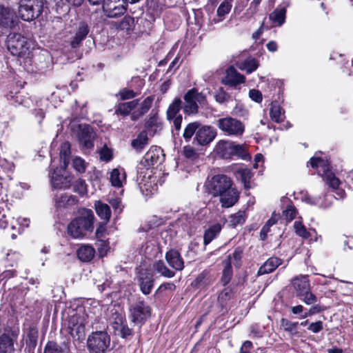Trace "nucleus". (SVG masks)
<instances>
[{"instance_id": "obj_1", "label": "nucleus", "mask_w": 353, "mask_h": 353, "mask_svg": "<svg viewBox=\"0 0 353 353\" xmlns=\"http://www.w3.org/2000/svg\"><path fill=\"white\" fill-rule=\"evenodd\" d=\"M210 194L219 196L222 207L230 208L239 200V192L232 188V180L224 174L214 176L206 183Z\"/></svg>"}, {"instance_id": "obj_2", "label": "nucleus", "mask_w": 353, "mask_h": 353, "mask_svg": "<svg viewBox=\"0 0 353 353\" xmlns=\"http://www.w3.org/2000/svg\"><path fill=\"white\" fill-rule=\"evenodd\" d=\"M94 216L91 210L83 209L78 217L68 225V233L74 239H82L93 230Z\"/></svg>"}, {"instance_id": "obj_3", "label": "nucleus", "mask_w": 353, "mask_h": 353, "mask_svg": "<svg viewBox=\"0 0 353 353\" xmlns=\"http://www.w3.org/2000/svg\"><path fill=\"white\" fill-rule=\"evenodd\" d=\"M310 163L313 168L317 170L319 174L323 178L325 183L333 190H336V193L339 197L340 199L343 198L345 192L339 189L341 181L330 171L328 161L322 158L313 157L311 158Z\"/></svg>"}, {"instance_id": "obj_4", "label": "nucleus", "mask_w": 353, "mask_h": 353, "mask_svg": "<svg viewBox=\"0 0 353 353\" xmlns=\"http://www.w3.org/2000/svg\"><path fill=\"white\" fill-rule=\"evenodd\" d=\"M43 0H21L18 9L19 17L26 21L37 18L43 12Z\"/></svg>"}, {"instance_id": "obj_5", "label": "nucleus", "mask_w": 353, "mask_h": 353, "mask_svg": "<svg viewBox=\"0 0 353 353\" xmlns=\"http://www.w3.org/2000/svg\"><path fill=\"white\" fill-rule=\"evenodd\" d=\"M43 0H21L18 9L19 17L26 21L37 18L43 12Z\"/></svg>"}, {"instance_id": "obj_6", "label": "nucleus", "mask_w": 353, "mask_h": 353, "mask_svg": "<svg viewBox=\"0 0 353 353\" xmlns=\"http://www.w3.org/2000/svg\"><path fill=\"white\" fill-rule=\"evenodd\" d=\"M7 48L14 56L24 57L29 54L30 42L19 33H10L6 41Z\"/></svg>"}, {"instance_id": "obj_7", "label": "nucleus", "mask_w": 353, "mask_h": 353, "mask_svg": "<svg viewBox=\"0 0 353 353\" xmlns=\"http://www.w3.org/2000/svg\"><path fill=\"white\" fill-rule=\"evenodd\" d=\"M110 345V337L104 331H97L88 336L87 347L90 353H105Z\"/></svg>"}, {"instance_id": "obj_8", "label": "nucleus", "mask_w": 353, "mask_h": 353, "mask_svg": "<svg viewBox=\"0 0 353 353\" xmlns=\"http://www.w3.org/2000/svg\"><path fill=\"white\" fill-rule=\"evenodd\" d=\"M217 127L225 134L234 137L241 136L245 131V125L241 121L226 117L216 121Z\"/></svg>"}, {"instance_id": "obj_9", "label": "nucleus", "mask_w": 353, "mask_h": 353, "mask_svg": "<svg viewBox=\"0 0 353 353\" xmlns=\"http://www.w3.org/2000/svg\"><path fill=\"white\" fill-rule=\"evenodd\" d=\"M185 104L183 110L188 114H195L199 111L198 104L204 103L205 97L197 89L192 88L189 90L183 97Z\"/></svg>"}, {"instance_id": "obj_10", "label": "nucleus", "mask_w": 353, "mask_h": 353, "mask_svg": "<svg viewBox=\"0 0 353 353\" xmlns=\"http://www.w3.org/2000/svg\"><path fill=\"white\" fill-rule=\"evenodd\" d=\"M86 323V318L83 314L76 313L72 315L68 321V330L70 335L77 340L83 338Z\"/></svg>"}, {"instance_id": "obj_11", "label": "nucleus", "mask_w": 353, "mask_h": 353, "mask_svg": "<svg viewBox=\"0 0 353 353\" xmlns=\"http://www.w3.org/2000/svg\"><path fill=\"white\" fill-rule=\"evenodd\" d=\"M219 148L222 150V155H236L243 160H250V156L247 152V148L243 145L235 144L231 141H223L219 144Z\"/></svg>"}, {"instance_id": "obj_12", "label": "nucleus", "mask_w": 353, "mask_h": 353, "mask_svg": "<svg viewBox=\"0 0 353 353\" xmlns=\"http://www.w3.org/2000/svg\"><path fill=\"white\" fill-rule=\"evenodd\" d=\"M74 132L82 148L90 149L93 148L94 134L92 128L87 124H79Z\"/></svg>"}, {"instance_id": "obj_13", "label": "nucleus", "mask_w": 353, "mask_h": 353, "mask_svg": "<svg viewBox=\"0 0 353 353\" xmlns=\"http://www.w3.org/2000/svg\"><path fill=\"white\" fill-rule=\"evenodd\" d=\"M126 6L125 0H105L103 11L108 17L116 18L124 14Z\"/></svg>"}, {"instance_id": "obj_14", "label": "nucleus", "mask_w": 353, "mask_h": 353, "mask_svg": "<svg viewBox=\"0 0 353 353\" xmlns=\"http://www.w3.org/2000/svg\"><path fill=\"white\" fill-rule=\"evenodd\" d=\"M66 168L61 166L56 168L51 176V184L55 189H67L70 187L71 177L68 174Z\"/></svg>"}, {"instance_id": "obj_15", "label": "nucleus", "mask_w": 353, "mask_h": 353, "mask_svg": "<svg viewBox=\"0 0 353 353\" xmlns=\"http://www.w3.org/2000/svg\"><path fill=\"white\" fill-rule=\"evenodd\" d=\"M132 321L135 323H143L150 315V309L143 301H139L130 309Z\"/></svg>"}, {"instance_id": "obj_16", "label": "nucleus", "mask_w": 353, "mask_h": 353, "mask_svg": "<svg viewBox=\"0 0 353 353\" xmlns=\"http://www.w3.org/2000/svg\"><path fill=\"white\" fill-rule=\"evenodd\" d=\"M245 77L237 72L233 67L230 66L225 71V74L221 80V83L230 87H236L238 85L244 83Z\"/></svg>"}, {"instance_id": "obj_17", "label": "nucleus", "mask_w": 353, "mask_h": 353, "mask_svg": "<svg viewBox=\"0 0 353 353\" xmlns=\"http://www.w3.org/2000/svg\"><path fill=\"white\" fill-rule=\"evenodd\" d=\"M163 151L160 148L152 147L144 155L141 163L146 168H150L161 163L163 161Z\"/></svg>"}, {"instance_id": "obj_18", "label": "nucleus", "mask_w": 353, "mask_h": 353, "mask_svg": "<svg viewBox=\"0 0 353 353\" xmlns=\"http://www.w3.org/2000/svg\"><path fill=\"white\" fill-rule=\"evenodd\" d=\"M216 130L210 126H202L196 132L194 139L198 144L205 145L212 142L216 137Z\"/></svg>"}, {"instance_id": "obj_19", "label": "nucleus", "mask_w": 353, "mask_h": 353, "mask_svg": "<svg viewBox=\"0 0 353 353\" xmlns=\"http://www.w3.org/2000/svg\"><path fill=\"white\" fill-rule=\"evenodd\" d=\"M139 282L141 292L144 294H149L154 285V276L148 270H141L139 272Z\"/></svg>"}, {"instance_id": "obj_20", "label": "nucleus", "mask_w": 353, "mask_h": 353, "mask_svg": "<svg viewBox=\"0 0 353 353\" xmlns=\"http://www.w3.org/2000/svg\"><path fill=\"white\" fill-rule=\"evenodd\" d=\"M291 283L298 297H301L307 290H310V281L306 276L294 277L292 279Z\"/></svg>"}, {"instance_id": "obj_21", "label": "nucleus", "mask_w": 353, "mask_h": 353, "mask_svg": "<svg viewBox=\"0 0 353 353\" xmlns=\"http://www.w3.org/2000/svg\"><path fill=\"white\" fill-rule=\"evenodd\" d=\"M214 278L209 272L204 270L192 282L191 285L196 289L205 290L213 283Z\"/></svg>"}, {"instance_id": "obj_22", "label": "nucleus", "mask_w": 353, "mask_h": 353, "mask_svg": "<svg viewBox=\"0 0 353 353\" xmlns=\"http://www.w3.org/2000/svg\"><path fill=\"white\" fill-rule=\"evenodd\" d=\"M17 336L13 333H5L0 336V353H13L14 342Z\"/></svg>"}, {"instance_id": "obj_23", "label": "nucleus", "mask_w": 353, "mask_h": 353, "mask_svg": "<svg viewBox=\"0 0 353 353\" xmlns=\"http://www.w3.org/2000/svg\"><path fill=\"white\" fill-rule=\"evenodd\" d=\"M165 259L168 263L175 270H182L184 268V262L179 252L171 250L165 254Z\"/></svg>"}, {"instance_id": "obj_24", "label": "nucleus", "mask_w": 353, "mask_h": 353, "mask_svg": "<svg viewBox=\"0 0 353 353\" xmlns=\"http://www.w3.org/2000/svg\"><path fill=\"white\" fill-rule=\"evenodd\" d=\"M110 181L112 186L121 188L126 183V174L122 168H114L110 172Z\"/></svg>"}, {"instance_id": "obj_25", "label": "nucleus", "mask_w": 353, "mask_h": 353, "mask_svg": "<svg viewBox=\"0 0 353 353\" xmlns=\"http://www.w3.org/2000/svg\"><path fill=\"white\" fill-rule=\"evenodd\" d=\"M14 14L9 8H0V26L3 28H10L14 24Z\"/></svg>"}, {"instance_id": "obj_26", "label": "nucleus", "mask_w": 353, "mask_h": 353, "mask_svg": "<svg viewBox=\"0 0 353 353\" xmlns=\"http://www.w3.org/2000/svg\"><path fill=\"white\" fill-rule=\"evenodd\" d=\"M281 264V259L277 257H271L259 268L257 274L263 275L273 272Z\"/></svg>"}, {"instance_id": "obj_27", "label": "nucleus", "mask_w": 353, "mask_h": 353, "mask_svg": "<svg viewBox=\"0 0 353 353\" xmlns=\"http://www.w3.org/2000/svg\"><path fill=\"white\" fill-rule=\"evenodd\" d=\"M154 101L153 97H146L143 101L141 103L140 107L131 115V119L133 121L138 119L140 117L145 114L151 108L152 102Z\"/></svg>"}, {"instance_id": "obj_28", "label": "nucleus", "mask_w": 353, "mask_h": 353, "mask_svg": "<svg viewBox=\"0 0 353 353\" xmlns=\"http://www.w3.org/2000/svg\"><path fill=\"white\" fill-rule=\"evenodd\" d=\"M77 256L81 261L88 262L91 261L95 254V250L91 245H82L77 250Z\"/></svg>"}, {"instance_id": "obj_29", "label": "nucleus", "mask_w": 353, "mask_h": 353, "mask_svg": "<svg viewBox=\"0 0 353 353\" xmlns=\"http://www.w3.org/2000/svg\"><path fill=\"white\" fill-rule=\"evenodd\" d=\"M253 174L251 170L248 168L241 167L236 171V178L243 183L245 189L251 188L250 180Z\"/></svg>"}, {"instance_id": "obj_30", "label": "nucleus", "mask_w": 353, "mask_h": 353, "mask_svg": "<svg viewBox=\"0 0 353 353\" xmlns=\"http://www.w3.org/2000/svg\"><path fill=\"white\" fill-rule=\"evenodd\" d=\"M95 210L97 215L104 221V223L106 224L110 218L111 211L108 205L102 203L100 201H96Z\"/></svg>"}, {"instance_id": "obj_31", "label": "nucleus", "mask_w": 353, "mask_h": 353, "mask_svg": "<svg viewBox=\"0 0 353 353\" xmlns=\"http://www.w3.org/2000/svg\"><path fill=\"white\" fill-rule=\"evenodd\" d=\"M147 130L154 134L162 128V123L157 114H151L145 123Z\"/></svg>"}, {"instance_id": "obj_32", "label": "nucleus", "mask_w": 353, "mask_h": 353, "mask_svg": "<svg viewBox=\"0 0 353 353\" xmlns=\"http://www.w3.org/2000/svg\"><path fill=\"white\" fill-rule=\"evenodd\" d=\"M221 225L220 223H214L210 225L204 233L203 243L205 245L209 244L221 232Z\"/></svg>"}, {"instance_id": "obj_33", "label": "nucleus", "mask_w": 353, "mask_h": 353, "mask_svg": "<svg viewBox=\"0 0 353 353\" xmlns=\"http://www.w3.org/2000/svg\"><path fill=\"white\" fill-rule=\"evenodd\" d=\"M259 64L256 59L254 58H249L242 62L237 63L236 66L242 71H245L246 73L250 74L255 71Z\"/></svg>"}, {"instance_id": "obj_34", "label": "nucleus", "mask_w": 353, "mask_h": 353, "mask_svg": "<svg viewBox=\"0 0 353 353\" xmlns=\"http://www.w3.org/2000/svg\"><path fill=\"white\" fill-rule=\"evenodd\" d=\"M89 32L88 26L83 23L81 24L75 34L74 39L71 41L72 48H77L79 43L85 38Z\"/></svg>"}, {"instance_id": "obj_35", "label": "nucleus", "mask_w": 353, "mask_h": 353, "mask_svg": "<svg viewBox=\"0 0 353 353\" xmlns=\"http://www.w3.org/2000/svg\"><path fill=\"white\" fill-rule=\"evenodd\" d=\"M138 105V100L121 103L118 105L115 113L122 116H127Z\"/></svg>"}, {"instance_id": "obj_36", "label": "nucleus", "mask_w": 353, "mask_h": 353, "mask_svg": "<svg viewBox=\"0 0 353 353\" xmlns=\"http://www.w3.org/2000/svg\"><path fill=\"white\" fill-rule=\"evenodd\" d=\"M286 10L285 8H277L270 14V19L276 26H281L285 21Z\"/></svg>"}, {"instance_id": "obj_37", "label": "nucleus", "mask_w": 353, "mask_h": 353, "mask_svg": "<svg viewBox=\"0 0 353 353\" xmlns=\"http://www.w3.org/2000/svg\"><path fill=\"white\" fill-rule=\"evenodd\" d=\"M148 138L146 131L141 132L137 137L132 141V146L137 151H141L148 143Z\"/></svg>"}, {"instance_id": "obj_38", "label": "nucleus", "mask_w": 353, "mask_h": 353, "mask_svg": "<svg viewBox=\"0 0 353 353\" xmlns=\"http://www.w3.org/2000/svg\"><path fill=\"white\" fill-rule=\"evenodd\" d=\"M153 268L157 272L160 274L162 276L166 278H172L175 274L174 272L170 270L166 266L165 263L161 260H159L154 263Z\"/></svg>"}, {"instance_id": "obj_39", "label": "nucleus", "mask_w": 353, "mask_h": 353, "mask_svg": "<svg viewBox=\"0 0 353 353\" xmlns=\"http://www.w3.org/2000/svg\"><path fill=\"white\" fill-rule=\"evenodd\" d=\"M38 331L35 328H30L27 333V338L26 339V350L28 348V352H30L34 349L37 343Z\"/></svg>"}, {"instance_id": "obj_40", "label": "nucleus", "mask_w": 353, "mask_h": 353, "mask_svg": "<svg viewBox=\"0 0 353 353\" xmlns=\"http://www.w3.org/2000/svg\"><path fill=\"white\" fill-rule=\"evenodd\" d=\"M70 153V144L68 142L63 143L60 149V159L61 161V166L67 168L69 163Z\"/></svg>"}, {"instance_id": "obj_41", "label": "nucleus", "mask_w": 353, "mask_h": 353, "mask_svg": "<svg viewBox=\"0 0 353 353\" xmlns=\"http://www.w3.org/2000/svg\"><path fill=\"white\" fill-rule=\"evenodd\" d=\"M157 243L155 241H148L145 242L141 248L142 252L145 257L150 258L154 256L157 252Z\"/></svg>"}, {"instance_id": "obj_42", "label": "nucleus", "mask_w": 353, "mask_h": 353, "mask_svg": "<svg viewBox=\"0 0 353 353\" xmlns=\"http://www.w3.org/2000/svg\"><path fill=\"white\" fill-rule=\"evenodd\" d=\"M77 200L75 196L72 195L61 194L56 199V204L58 208H65L69 205H74Z\"/></svg>"}, {"instance_id": "obj_43", "label": "nucleus", "mask_w": 353, "mask_h": 353, "mask_svg": "<svg viewBox=\"0 0 353 353\" xmlns=\"http://www.w3.org/2000/svg\"><path fill=\"white\" fill-rule=\"evenodd\" d=\"M181 100L179 98H176L170 105L167 111L168 119L171 120L179 115L178 113L181 108Z\"/></svg>"}, {"instance_id": "obj_44", "label": "nucleus", "mask_w": 353, "mask_h": 353, "mask_svg": "<svg viewBox=\"0 0 353 353\" xmlns=\"http://www.w3.org/2000/svg\"><path fill=\"white\" fill-rule=\"evenodd\" d=\"M232 0H224L218 7L216 10L217 17L219 18L217 21H221L225 15L228 14L232 8Z\"/></svg>"}, {"instance_id": "obj_45", "label": "nucleus", "mask_w": 353, "mask_h": 353, "mask_svg": "<svg viewBox=\"0 0 353 353\" xmlns=\"http://www.w3.org/2000/svg\"><path fill=\"white\" fill-rule=\"evenodd\" d=\"M298 325V322H292L285 319H282L281 320V327L284 331L289 332L292 336L297 334Z\"/></svg>"}, {"instance_id": "obj_46", "label": "nucleus", "mask_w": 353, "mask_h": 353, "mask_svg": "<svg viewBox=\"0 0 353 353\" xmlns=\"http://www.w3.org/2000/svg\"><path fill=\"white\" fill-rule=\"evenodd\" d=\"M225 265L223 270V274L221 277V281L225 285L228 284L232 276V269L231 266V259L230 255L228 256V260L224 261Z\"/></svg>"}, {"instance_id": "obj_47", "label": "nucleus", "mask_w": 353, "mask_h": 353, "mask_svg": "<svg viewBox=\"0 0 353 353\" xmlns=\"http://www.w3.org/2000/svg\"><path fill=\"white\" fill-rule=\"evenodd\" d=\"M110 325L117 332L125 323V318L121 314L114 312L110 318Z\"/></svg>"}, {"instance_id": "obj_48", "label": "nucleus", "mask_w": 353, "mask_h": 353, "mask_svg": "<svg viewBox=\"0 0 353 353\" xmlns=\"http://www.w3.org/2000/svg\"><path fill=\"white\" fill-rule=\"evenodd\" d=\"M270 117L271 119L274 121L275 122H280L283 120V112H282V108L280 105L275 103H271V108H270Z\"/></svg>"}, {"instance_id": "obj_49", "label": "nucleus", "mask_w": 353, "mask_h": 353, "mask_svg": "<svg viewBox=\"0 0 353 353\" xmlns=\"http://www.w3.org/2000/svg\"><path fill=\"white\" fill-rule=\"evenodd\" d=\"M294 229L295 231V233L303 238V239H308L310 236V232L307 230L305 225L302 223L301 221H295L294 223Z\"/></svg>"}, {"instance_id": "obj_50", "label": "nucleus", "mask_w": 353, "mask_h": 353, "mask_svg": "<svg viewBox=\"0 0 353 353\" xmlns=\"http://www.w3.org/2000/svg\"><path fill=\"white\" fill-rule=\"evenodd\" d=\"M245 221V214L243 211H239L230 216V223L234 227L239 224H243Z\"/></svg>"}, {"instance_id": "obj_51", "label": "nucleus", "mask_w": 353, "mask_h": 353, "mask_svg": "<svg viewBox=\"0 0 353 353\" xmlns=\"http://www.w3.org/2000/svg\"><path fill=\"white\" fill-rule=\"evenodd\" d=\"M199 128V123L196 122L189 123L185 128L183 137L186 141H189L196 130Z\"/></svg>"}, {"instance_id": "obj_52", "label": "nucleus", "mask_w": 353, "mask_h": 353, "mask_svg": "<svg viewBox=\"0 0 353 353\" xmlns=\"http://www.w3.org/2000/svg\"><path fill=\"white\" fill-rule=\"evenodd\" d=\"M214 98L219 103H223L229 100L230 95L223 88H219L215 92Z\"/></svg>"}, {"instance_id": "obj_53", "label": "nucleus", "mask_w": 353, "mask_h": 353, "mask_svg": "<svg viewBox=\"0 0 353 353\" xmlns=\"http://www.w3.org/2000/svg\"><path fill=\"white\" fill-rule=\"evenodd\" d=\"M73 167L79 173H83L85 172L87 164L85 161L80 157H75L73 159Z\"/></svg>"}, {"instance_id": "obj_54", "label": "nucleus", "mask_w": 353, "mask_h": 353, "mask_svg": "<svg viewBox=\"0 0 353 353\" xmlns=\"http://www.w3.org/2000/svg\"><path fill=\"white\" fill-rule=\"evenodd\" d=\"M283 215L288 221L293 220L296 215V210L294 205H289L286 209L283 211Z\"/></svg>"}, {"instance_id": "obj_55", "label": "nucleus", "mask_w": 353, "mask_h": 353, "mask_svg": "<svg viewBox=\"0 0 353 353\" xmlns=\"http://www.w3.org/2000/svg\"><path fill=\"white\" fill-rule=\"evenodd\" d=\"M100 159L108 162L112 159V152L106 145L103 146L99 151Z\"/></svg>"}, {"instance_id": "obj_56", "label": "nucleus", "mask_w": 353, "mask_h": 353, "mask_svg": "<svg viewBox=\"0 0 353 353\" xmlns=\"http://www.w3.org/2000/svg\"><path fill=\"white\" fill-rule=\"evenodd\" d=\"M299 298L307 305H312L317 301V297L310 292V290H307V292Z\"/></svg>"}, {"instance_id": "obj_57", "label": "nucleus", "mask_w": 353, "mask_h": 353, "mask_svg": "<svg viewBox=\"0 0 353 353\" xmlns=\"http://www.w3.org/2000/svg\"><path fill=\"white\" fill-rule=\"evenodd\" d=\"M74 191L80 194L81 195H83L87 192V186L85 181L82 179H79L76 181L74 185Z\"/></svg>"}, {"instance_id": "obj_58", "label": "nucleus", "mask_w": 353, "mask_h": 353, "mask_svg": "<svg viewBox=\"0 0 353 353\" xmlns=\"http://www.w3.org/2000/svg\"><path fill=\"white\" fill-rule=\"evenodd\" d=\"M44 353H63V351L57 344L49 342L46 346Z\"/></svg>"}, {"instance_id": "obj_59", "label": "nucleus", "mask_w": 353, "mask_h": 353, "mask_svg": "<svg viewBox=\"0 0 353 353\" xmlns=\"http://www.w3.org/2000/svg\"><path fill=\"white\" fill-rule=\"evenodd\" d=\"M137 94H138L137 92H134L132 90L123 89L119 92V95L120 96V98L121 99L125 100V99H132V98L134 97L135 96H137Z\"/></svg>"}, {"instance_id": "obj_60", "label": "nucleus", "mask_w": 353, "mask_h": 353, "mask_svg": "<svg viewBox=\"0 0 353 353\" xmlns=\"http://www.w3.org/2000/svg\"><path fill=\"white\" fill-rule=\"evenodd\" d=\"M233 112L235 115L241 117H245L248 115V111L244 108L243 105L237 104Z\"/></svg>"}, {"instance_id": "obj_61", "label": "nucleus", "mask_w": 353, "mask_h": 353, "mask_svg": "<svg viewBox=\"0 0 353 353\" xmlns=\"http://www.w3.org/2000/svg\"><path fill=\"white\" fill-rule=\"evenodd\" d=\"M249 97L252 101L256 103H261L263 99L261 92L259 90L255 89H252L250 90Z\"/></svg>"}, {"instance_id": "obj_62", "label": "nucleus", "mask_w": 353, "mask_h": 353, "mask_svg": "<svg viewBox=\"0 0 353 353\" xmlns=\"http://www.w3.org/2000/svg\"><path fill=\"white\" fill-rule=\"evenodd\" d=\"M307 329L313 333H318L323 329V322L321 321L312 323Z\"/></svg>"}, {"instance_id": "obj_63", "label": "nucleus", "mask_w": 353, "mask_h": 353, "mask_svg": "<svg viewBox=\"0 0 353 353\" xmlns=\"http://www.w3.org/2000/svg\"><path fill=\"white\" fill-rule=\"evenodd\" d=\"M117 334L121 335L123 338H125L132 334V331L125 323L117 331Z\"/></svg>"}, {"instance_id": "obj_64", "label": "nucleus", "mask_w": 353, "mask_h": 353, "mask_svg": "<svg viewBox=\"0 0 353 353\" xmlns=\"http://www.w3.org/2000/svg\"><path fill=\"white\" fill-rule=\"evenodd\" d=\"M183 154L185 157L189 159H194L197 157L195 150L190 145L183 148Z\"/></svg>"}]
</instances>
